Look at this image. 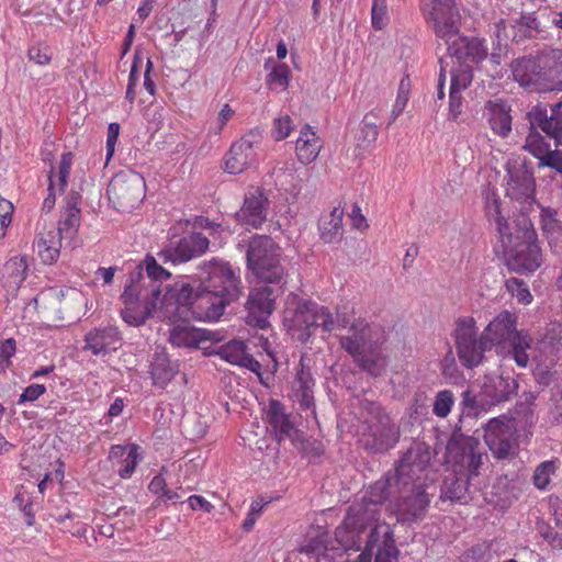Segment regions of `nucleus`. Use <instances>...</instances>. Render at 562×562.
I'll list each match as a JSON object with an SVG mask.
<instances>
[{"label":"nucleus","instance_id":"f257e3e1","mask_svg":"<svg viewBox=\"0 0 562 562\" xmlns=\"http://www.w3.org/2000/svg\"><path fill=\"white\" fill-rule=\"evenodd\" d=\"M201 269L205 273L200 283L204 296L200 297V305L209 310L206 318L217 321L227 305L237 301L244 291L239 269H234L228 262L213 258L204 261Z\"/></svg>","mask_w":562,"mask_h":562},{"label":"nucleus","instance_id":"f03ea898","mask_svg":"<svg viewBox=\"0 0 562 562\" xmlns=\"http://www.w3.org/2000/svg\"><path fill=\"white\" fill-rule=\"evenodd\" d=\"M526 117L530 127L524 147L535 157L542 158L546 155L544 165L559 171L562 167V150H550L538 130L554 139L555 147L562 146V102L550 105L539 102L527 112Z\"/></svg>","mask_w":562,"mask_h":562},{"label":"nucleus","instance_id":"7ed1b4c3","mask_svg":"<svg viewBox=\"0 0 562 562\" xmlns=\"http://www.w3.org/2000/svg\"><path fill=\"white\" fill-rule=\"evenodd\" d=\"M510 69L520 86L538 91L562 90V49L546 48L535 56L516 58Z\"/></svg>","mask_w":562,"mask_h":562},{"label":"nucleus","instance_id":"20e7f679","mask_svg":"<svg viewBox=\"0 0 562 562\" xmlns=\"http://www.w3.org/2000/svg\"><path fill=\"white\" fill-rule=\"evenodd\" d=\"M514 224V231L501 239L505 265L513 272L528 276L542 265V250L538 243V235L527 215H519Z\"/></svg>","mask_w":562,"mask_h":562},{"label":"nucleus","instance_id":"39448f33","mask_svg":"<svg viewBox=\"0 0 562 562\" xmlns=\"http://www.w3.org/2000/svg\"><path fill=\"white\" fill-rule=\"evenodd\" d=\"M283 324L291 337L301 344L308 342L318 328L324 331L335 329V321L328 307L297 295L288 301Z\"/></svg>","mask_w":562,"mask_h":562},{"label":"nucleus","instance_id":"423d86ee","mask_svg":"<svg viewBox=\"0 0 562 562\" xmlns=\"http://www.w3.org/2000/svg\"><path fill=\"white\" fill-rule=\"evenodd\" d=\"M281 247L267 235L250 238L246 250V266L258 283L285 289L288 274L281 263Z\"/></svg>","mask_w":562,"mask_h":562},{"label":"nucleus","instance_id":"0eeeda50","mask_svg":"<svg viewBox=\"0 0 562 562\" xmlns=\"http://www.w3.org/2000/svg\"><path fill=\"white\" fill-rule=\"evenodd\" d=\"M360 405L366 414L360 439L362 448L372 454L386 453L398 442L400 429L379 403L363 400Z\"/></svg>","mask_w":562,"mask_h":562},{"label":"nucleus","instance_id":"6e6552de","mask_svg":"<svg viewBox=\"0 0 562 562\" xmlns=\"http://www.w3.org/2000/svg\"><path fill=\"white\" fill-rule=\"evenodd\" d=\"M429 448L423 442H413L395 462L392 474L396 487L434 488V480L429 476Z\"/></svg>","mask_w":562,"mask_h":562},{"label":"nucleus","instance_id":"1a4fd4ad","mask_svg":"<svg viewBox=\"0 0 562 562\" xmlns=\"http://www.w3.org/2000/svg\"><path fill=\"white\" fill-rule=\"evenodd\" d=\"M381 509L371 506L368 502H353L347 509L341 525L335 530L336 541L346 550L358 551L361 548V535L371 527L381 526L378 524Z\"/></svg>","mask_w":562,"mask_h":562},{"label":"nucleus","instance_id":"9d476101","mask_svg":"<svg viewBox=\"0 0 562 562\" xmlns=\"http://www.w3.org/2000/svg\"><path fill=\"white\" fill-rule=\"evenodd\" d=\"M458 358L467 369L479 367L485 360V352L492 348L484 331L479 335L476 322L472 316L456 319L452 333Z\"/></svg>","mask_w":562,"mask_h":562},{"label":"nucleus","instance_id":"9b49d317","mask_svg":"<svg viewBox=\"0 0 562 562\" xmlns=\"http://www.w3.org/2000/svg\"><path fill=\"white\" fill-rule=\"evenodd\" d=\"M428 487H396L397 495L390 503L396 521L406 527L420 522L427 516L434 492Z\"/></svg>","mask_w":562,"mask_h":562},{"label":"nucleus","instance_id":"f8f14e48","mask_svg":"<svg viewBox=\"0 0 562 562\" xmlns=\"http://www.w3.org/2000/svg\"><path fill=\"white\" fill-rule=\"evenodd\" d=\"M201 296H204V292L200 282L198 286L184 281L175 282L165 286L158 306L172 314H183L190 311L195 318L209 321L206 318L209 310L206 306L204 307V304L200 305Z\"/></svg>","mask_w":562,"mask_h":562},{"label":"nucleus","instance_id":"ddd939ff","mask_svg":"<svg viewBox=\"0 0 562 562\" xmlns=\"http://www.w3.org/2000/svg\"><path fill=\"white\" fill-rule=\"evenodd\" d=\"M283 293L280 285L251 289L245 303L246 324L259 329L268 328L270 326L269 318L276 310L277 299Z\"/></svg>","mask_w":562,"mask_h":562},{"label":"nucleus","instance_id":"4468645a","mask_svg":"<svg viewBox=\"0 0 562 562\" xmlns=\"http://www.w3.org/2000/svg\"><path fill=\"white\" fill-rule=\"evenodd\" d=\"M445 41L447 52L454 58L459 66H473L481 64L488 56V49L484 38L476 36H464L459 32V24L456 31L449 35H437Z\"/></svg>","mask_w":562,"mask_h":562},{"label":"nucleus","instance_id":"2eb2a0df","mask_svg":"<svg viewBox=\"0 0 562 562\" xmlns=\"http://www.w3.org/2000/svg\"><path fill=\"white\" fill-rule=\"evenodd\" d=\"M484 441L494 458L509 459L516 456L517 440L513 419L503 416L492 418L484 425Z\"/></svg>","mask_w":562,"mask_h":562},{"label":"nucleus","instance_id":"dca6fc26","mask_svg":"<svg viewBox=\"0 0 562 562\" xmlns=\"http://www.w3.org/2000/svg\"><path fill=\"white\" fill-rule=\"evenodd\" d=\"M209 238L202 233H192L170 240L157 256L162 263L176 266L202 256L209 249Z\"/></svg>","mask_w":562,"mask_h":562},{"label":"nucleus","instance_id":"f3484780","mask_svg":"<svg viewBox=\"0 0 562 562\" xmlns=\"http://www.w3.org/2000/svg\"><path fill=\"white\" fill-rule=\"evenodd\" d=\"M261 143V135L251 131L239 140L233 143L225 155V170L231 175H238L258 161L257 149Z\"/></svg>","mask_w":562,"mask_h":562},{"label":"nucleus","instance_id":"a211bd4d","mask_svg":"<svg viewBox=\"0 0 562 562\" xmlns=\"http://www.w3.org/2000/svg\"><path fill=\"white\" fill-rule=\"evenodd\" d=\"M108 194L112 195L123 209H132L145 196V180L136 172L117 173L109 186Z\"/></svg>","mask_w":562,"mask_h":562},{"label":"nucleus","instance_id":"6ab92c4d","mask_svg":"<svg viewBox=\"0 0 562 562\" xmlns=\"http://www.w3.org/2000/svg\"><path fill=\"white\" fill-rule=\"evenodd\" d=\"M426 20L431 24L436 35H449L454 32L460 20L454 0H431Z\"/></svg>","mask_w":562,"mask_h":562},{"label":"nucleus","instance_id":"aec40b11","mask_svg":"<svg viewBox=\"0 0 562 562\" xmlns=\"http://www.w3.org/2000/svg\"><path fill=\"white\" fill-rule=\"evenodd\" d=\"M122 335L117 327L105 326L89 330L83 337V351L106 356L121 347Z\"/></svg>","mask_w":562,"mask_h":562},{"label":"nucleus","instance_id":"412c9836","mask_svg":"<svg viewBox=\"0 0 562 562\" xmlns=\"http://www.w3.org/2000/svg\"><path fill=\"white\" fill-rule=\"evenodd\" d=\"M352 334L340 339L341 347L352 357L378 349L379 330L369 324L352 326Z\"/></svg>","mask_w":562,"mask_h":562},{"label":"nucleus","instance_id":"4be33fe9","mask_svg":"<svg viewBox=\"0 0 562 562\" xmlns=\"http://www.w3.org/2000/svg\"><path fill=\"white\" fill-rule=\"evenodd\" d=\"M516 325L517 317L509 311L496 315L483 330L491 348L505 346L519 335L522 330H517Z\"/></svg>","mask_w":562,"mask_h":562},{"label":"nucleus","instance_id":"5701e85b","mask_svg":"<svg viewBox=\"0 0 562 562\" xmlns=\"http://www.w3.org/2000/svg\"><path fill=\"white\" fill-rule=\"evenodd\" d=\"M518 382L510 375L485 376L481 386L490 407L509 401L518 391Z\"/></svg>","mask_w":562,"mask_h":562},{"label":"nucleus","instance_id":"b1692460","mask_svg":"<svg viewBox=\"0 0 562 562\" xmlns=\"http://www.w3.org/2000/svg\"><path fill=\"white\" fill-rule=\"evenodd\" d=\"M268 198L260 191L248 192L240 210L236 213L239 223L259 228L267 220Z\"/></svg>","mask_w":562,"mask_h":562},{"label":"nucleus","instance_id":"393cba45","mask_svg":"<svg viewBox=\"0 0 562 562\" xmlns=\"http://www.w3.org/2000/svg\"><path fill=\"white\" fill-rule=\"evenodd\" d=\"M178 372V360H171L165 347H157L149 364V374L153 385L165 389Z\"/></svg>","mask_w":562,"mask_h":562},{"label":"nucleus","instance_id":"a878e982","mask_svg":"<svg viewBox=\"0 0 562 562\" xmlns=\"http://www.w3.org/2000/svg\"><path fill=\"white\" fill-rule=\"evenodd\" d=\"M510 112V105L505 100H488L485 103L484 116L494 134L503 138L510 134L513 122Z\"/></svg>","mask_w":562,"mask_h":562},{"label":"nucleus","instance_id":"bb28decb","mask_svg":"<svg viewBox=\"0 0 562 562\" xmlns=\"http://www.w3.org/2000/svg\"><path fill=\"white\" fill-rule=\"evenodd\" d=\"M217 341L215 334L190 325L177 324L169 330L168 341L178 348H200L204 341Z\"/></svg>","mask_w":562,"mask_h":562},{"label":"nucleus","instance_id":"cd10ccee","mask_svg":"<svg viewBox=\"0 0 562 562\" xmlns=\"http://www.w3.org/2000/svg\"><path fill=\"white\" fill-rule=\"evenodd\" d=\"M223 360L248 369L249 371L260 375L261 364L249 353L247 345L241 340L233 339L216 350Z\"/></svg>","mask_w":562,"mask_h":562},{"label":"nucleus","instance_id":"c85d7f7f","mask_svg":"<svg viewBox=\"0 0 562 562\" xmlns=\"http://www.w3.org/2000/svg\"><path fill=\"white\" fill-rule=\"evenodd\" d=\"M479 447V439L464 435L461 425L457 424L447 442L446 454L453 463L461 464L468 454Z\"/></svg>","mask_w":562,"mask_h":562},{"label":"nucleus","instance_id":"c756f323","mask_svg":"<svg viewBox=\"0 0 562 562\" xmlns=\"http://www.w3.org/2000/svg\"><path fill=\"white\" fill-rule=\"evenodd\" d=\"M267 418L269 425L274 431V437L279 442L285 438H289L291 441H293L294 432L301 431L294 428L293 422L284 412L283 404L278 400H270Z\"/></svg>","mask_w":562,"mask_h":562},{"label":"nucleus","instance_id":"7c9ffc66","mask_svg":"<svg viewBox=\"0 0 562 562\" xmlns=\"http://www.w3.org/2000/svg\"><path fill=\"white\" fill-rule=\"evenodd\" d=\"M315 380L312 375L311 368L305 363V358L301 357L292 390L301 405V407L308 409L314 405L313 387Z\"/></svg>","mask_w":562,"mask_h":562},{"label":"nucleus","instance_id":"2f4dec72","mask_svg":"<svg viewBox=\"0 0 562 562\" xmlns=\"http://www.w3.org/2000/svg\"><path fill=\"white\" fill-rule=\"evenodd\" d=\"M161 288L153 286L150 290V299L147 300L142 308L138 305H132L128 307H124L121 311V316L125 323L131 326H142L146 323V321L153 316L154 311L158 307V302L160 300Z\"/></svg>","mask_w":562,"mask_h":562},{"label":"nucleus","instance_id":"473e14b6","mask_svg":"<svg viewBox=\"0 0 562 562\" xmlns=\"http://www.w3.org/2000/svg\"><path fill=\"white\" fill-rule=\"evenodd\" d=\"M513 42L521 44L527 40H536L543 32L536 12L522 13L518 19L512 21Z\"/></svg>","mask_w":562,"mask_h":562},{"label":"nucleus","instance_id":"72a5a7b5","mask_svg":"<svg viewBox=\"0 0 562 562\" xmlns=\"http://www.w3.org/2000/svg\"><path fill=\"white\" fill-rule=\"evenodd\" d=\"M63 240L65 239L54 229L38 234L34 246L44 265H53L58 260Z\"/></svg>","mask_w":562,"mask_h":562},{"label":"nucleus","instance_id":"f704fd0d","mask_svg":"<svg viewBox=\"0 0 562 562\" xmlns=\"http://www.w3.org/2000/svg\"><path fill=\"white\" fill-rule=\"evenodd\" d=\"M342 217L344 209L335 206L327 215H323L318 221V231L321 239L324 243H339L342 238Z\"/></svg>","mask_w":562,"mask_h":562},{"label":"nucleus","instance_id":"c9c22d12","mask_svg":"<svg viewBox=\"0 0 562 562\" xmlns=\"http://www.w3.org/2000/svg\"><path fill=\"white\" fill-rule=\"evenodd\" d=\"M396 488L395 477L392 471L386 472L381 479L371 484L362 497L371 506L380 508L393 494V488Z\"/></svg>","mask_w":562,"mask_h":562},{"label":"nucleus","instance_id":"e433bc0d","mask_svg":"<svg viewBox=\"0 0 562 562\" xmlns=\"http://www.w3.org/2000/svg\"><path fill=\"white\" fill-rule=\"evenodd\" d=\"M321 150V144L310 125H305L296 140V155L301 162L307 165L313 162Z\"/></svg>","mask_w":562,"mask_h":562},{"label":"nucleus","instance_id":"4c0bfd02","mask_svg":"<svg viewBox=\"0 0 562 562\" xmlns=\"http://www.w3.org/2000/svg\"><path fill=\"white\" fill-rule=\"evenodd\" d=\"M468 484V477L465 479L464 476H458L456 474L446 476L440 490V499L453 503H465Z\"/></svg>","mask_w":562,"mask_h":562},{"label":"nucleus","instance_id":"58836bf2","mask_svg":"<svg viewBox=\"0 0 562 562\" xmlns=\"http://www.w3.org/2000/svg\"><path fill=\"white\" fill-rule=\"evenodd\" d=\"M381 528V539L378 542L374 562H397L398 549L395 546L393 530L387 524L375 526Z\"/></svg>","mask_w":562,"mask_h":562},{"label":"nucleus","instance_id":"ea45409f","mask_svg":"<svg viewBox=\"0 0 562 562\" xmlns=\"http://www.w3.org/2000/svg\"><path fill=\"white\" fill-rule=\"evenodd\" d=\"M137 282L134 283V278H131V282L125 285L123 293L121 294V301L125 307L132 305L143 304L150 299V290L145 282V278L140 271H136Z\"/></svg>","mask_w":562,"mask_h":562},{"label":"nucleus","instance_id":"a19ab883","mask_svg":"<svg viewBox=\"0 0 562 562\" xmlns=\"http://www.w3.org/2000/svg\"><path fill=\"white\" fill-rule=\"evenodd\" d=\"M462 400L460 402V419L461 424L465 417H476L480 413L490 409V405L483 395L482 390L479 393H474L471 390H465L461 394Z\"/></svg>","mask_w":562,"mask_h":562},{"label":"nucleus","instance_id":"79ce46f5","mask_svg":"<svg viewBox=\"0 0 562 562\" xmlns=\"http://www.w3.org/2000/svg\"><path fill=\"white\" fill-rule=\"evenodd\" d=\"M136 270L142 273L145 270L146 277L149 280V284H147L149 290L153 286L160 285L161 293L165 291L161 283L171 278V273L158 263L157 259L151 255H146L145 259L136 267Z\"/></svg>","mask_w":562,"mask_h":562},{"label":"nucleus","instance_id":"37998d69","mask_svg":"<svg viewBox=\"0 0 562 562\" xmlns=\"http://www.w3.org/2000/svg\"><path fill=\"white\" fill-rule=\"evenodd\" d=\"M292 443L301 456L310 462H316L325 452V447L321 440L307 437L303 431L294 432Z\"/></svg>","mask_w":562,"mask_h":562},{"label":"nucleus","instance_id":"c03bdc74","mask_svg":"<svg viewBox=\"0 0 562 562\" xmlns=\"http://www.w3.org/2000/svg\"><path fill=\"white\" fill-rule=\"evenodd\" d=\"M537 397L538 392H524L515 405L514 413L524 427H531L537 422V416L535 414V403Z\"/></svg>","mask_w":562,"mask_h":562},{"label":"nucleus","instance_id":"a18cd8bd","mask_svg":"<svg viewBox=\"0 0 562 562\" xmlns=\"http://www.w3.org/2000/svg\"><path fill=\"white\" fill-rule=\"evenodd\" d=\"M81 220V211L70 212V211H60V218L58 221V226L55 233H59L65 240H68L67 245L70 247H76L71 241L77 236Z\"/></svg>","mask_w":562,"mask_h":562},{"label":"nucleus","instance_id":"49530a36","mask_svg":"<svg viewBox=\"0 0 562 562\" xmlns=\"http://www.w3.org/2000/svg\"><path fill=\"white\" fill-rule=\"evenodd\" d=\"M486 216L490 221H494L501 239L506 237L510 231H514V222L509 224L501 213V200L495 193L491 198H486L485 205Z\"/></svg>","mask_w":562,"mask_h":562},{"label":"nucleus","instance_id":"de8ad7c7","mask_svg":"<svg viewBox=\"0 0 562 562\" xmlns=\"http://www.w3.org/2000/svg\"><path fill=\"white\" fill-rule=\"evenodd\" d=\"M541 226L543 233L549 239V244L562 241V221L558 218V212L550 207H542Z\"/></svg>","mask_w":562,"mask_h":562},{"label":"nucleus","instance_id":"09e8293b","mask_svg":"<svg viewBox=\"0 0 562 562\" xmlns=\"http://www.w3.org/2000/svg\"><path fill=\"white\" fill-rule=\"evenodd\" d=\"M5 284L15 290L27 276V263L23 258H12L4 265Z\"/></svg>","mask_w":562,"mask_h":562},{"label":"nucleus","instance_id":"8fccbe9b","mask_svg":"<svg viewBox=\"0 0 562 562\" xmlns=\"http://www.w3.org/2000/svg\"><path fill=\"white\" fill-rule=\"evenodd\" d=\"M353 359L363 371L372 376H379L384 371L385 361L378 349L356 356Z\"/></svg>","mask_w":562,"mask_h":562},{"label":"nucleus","instance_id":"3c124183","mask_svg":"<svg viewBox=\"0 0 562 562\" xmlns=\"http://www.w3.org/2000/svg\"><path fill=\"white\" fill-rule=\"evenodd\" d=\"M532 339L526 331H521L519 335L508 342L510 346V353L513 359L520 368H526L529 362V356L527 349L531 347Z\"/></svg>","mask_w":562,"mask_h":562},{"label":"nucleus","instance_id":"603ef678","mask_svg":"<svg viewBox=\"0 0 562 562\" xmlns=\"http://www.w3.org/2000/svg\"><path fill=\"white\" fill-rule=\"evenodd\" d=\"M378 115L374 111L367 113L361 122L358 142L361 146L373 144L379 135Z\"/></svg>","mask_w":562,"mask_h":562},{"label":"nucleus","instance_id":"864d4df0","mask_svg":"<svg viewBox=\"0 0 562 562\" xmlns=\"http://www.w3.org/2000/svg\"><path fill=\"white\" fill-rule=\"evenodd\" d=\"M291 70L286 64H277L266 77V83L270 89H286L290 82Z\"/></svg>","mask_w":562,"mask_h":562},{"label":"nucleus","instance_id":"5fc2aeb1","mask_svg":"<svg viewBox=\"0 0 562 562\" xmlns=\"http://www.w3.org/2000/svg\"><path fill=\"white\" fill-rule=\"evenodd\" d=\"M473 79V68L469 66H459V69L451 70V82L449 90H456L457 92H461L467 89Z\"/></svg>","mask_w":562,"mask_h":562},{"label":"nucleus","instance_id":"6e6d98bb","mask_svg":"<svg viewBox=\"0 0 562 562\" xmlns=\"http://www.w3.org/2000/svg\"><path fill=\"white\" fill-rule=\"evenodd\" d=\"M454 403L453 393L450 390H442L436 394L432 412L437 417L445 418L451 412Z\"/></svg>","mask_w":562,"mask_h":562},{"label":"nucleus","instance_id":"4d7b16f0","mask_svg":"<svg viewBox=\"0 0 562 562\" xmlns=\"http://www.w3.org/2000/svg\"><path fill=\"white\" fill-rule=\"evenodd\" d=\"M389 22L386 0H373L371 8V23L374 30H383Z\"/></svg>","mask_w":562,"mask_h":562},{"label":"nucleus","instance_id":"13d9d810","mask_svg":"<svg viewBox=\"0 0 562 562\" xmlns=\"http://www.w3.org/2000/svg\"><path fill=\"white\" fill-rule=\"evenodd\" d=\"M555 471V465L553 461H543L541 462L533 474V484L540 488L544 490L550 483V475Z\"/></svg>","mask_w":562,"mask_h":562},{"label":"nucleus","instance_id":"bf43d9fd","mask_svg":"<svg viewBox=\"0 0 562 562\" xmlns=\"http://www.w3.org/2000/svg\"><path fill=\"white\" fill-rule=\"evenodd\" d=\"M72 157H74V155L71 151L63 153L60 156V161L58 165V172H57L58 187H59L60 192H64L68 184V179L70 176V170H71V165H72Z\"/></svg>","mask_w":562,"mask_h":562},{"label":"nucleus","instance_id":"052dcab7","mask_svg":"<svg viewBox=\"0 0 562 562\" xmlns=\"http://www.w3.org/2000/svg\"><path fill=\"white\" fill-rule=\"evenodd\" d=\"M381 539V528H372L367 537L366 546L355 562H371L373 550Z\"/></svg>","mask_w":562,"mask_h":562},{"label":"nucleus","instance_id":"680f3d73","mask_svg":"<svg viewBox=\"0 0 562 562\" xmlns=\"http://www.w3.org/2000/svg\"><path fill=\"white\" fill-rule=\"evenodd\" d=\"M27 56L30 60L34 61L37 65H47L50 63L53 57V52L49 46L44 44L32 45L27 50Z\"/></svg>","mask_w":562,"mask_h":562},{"label":"nucleus","instance_id":"e2e57ef3","mask_svg":"<svg viewBox=\"0 0 562 562\" xmlns=\"http://www.w3.org/2000/svg\"><path fill=\"white\" fill-rule=\"evenodd\" d=\"M542 342L552 348L562 347V323L551 322L546 328Z\"/></svg>","mask_w":562,"mask_h":562},{"label":"nucleus","instance_id":"0e129e2a","mask_svg":"<svg viewBox=\"0 0 562 562\" xmlns=\"http://www.w3.org/2000/svg\"><path fill=\"white\" fill-rule=\"evenodd\" d=\"M74 519V514L68 510L65 515H58L55 517V521L64 526V531L70 532L72 536L76 537H83L87 532L86 525L77 521L74 526H70V524H67L68 520Z\"/></svg>","mask_w":562,"mask_h":562},{"label":"nucleus","instance_id":"69168bd1","mask_svg":"<svg viewBox=\"0 0 562 562\" xmlns=\"http://www.w3.org/2000/svg\"><path fill=\"white\" fill-rule=\"evenodd\" d=\"M482 459H483V453L477 448V449H473L471 451V453H469L468 457L460 464L461 467L467 469L468 480H470L473 476L479 475V469L483 463Z\"/></svg>","mask_w":562,"mask_h":562},{"label":"nucleus","instance_id":"338daca9","mask_svg":"<svg viewBox=\"0 0 562 562\" xmlns=\"http://www.w3.org/2000/svg\"><path fill=\"white\" fill-rule=\"evenodd\" d=\"M138 447L133 445L127 452L126 458L123 461V467L119 470V475L122 479H130L132 474L134 473L139 454L137 452Z\"/></svg>","mask_w":562,"mask_h":562},{"label":"nucleus","instance_id":"774afa93","mask_svg":"<svg viewBox=\"0 0 562 562\" xmlns=\"http://www.w3.org/2000/svg\"><path fill=\"white\" fill-rule=\"evenodd\" d=\"M507 288L516 295L517 300L522 304H529L532 295L524 281L512 278L507 281Z\"/></svg>","mask_w":562,"mask_h":562}]
</instances>
